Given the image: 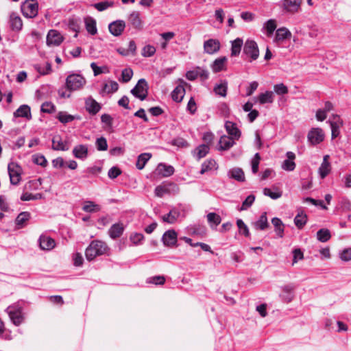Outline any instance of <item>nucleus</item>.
I'll list each match as a JSON object with an SVG mask.
<instances>
[{
    "instance_id": "1",
    "label": "nucleus",
    "mask_w": 351,
    "mask_h": 351,
    "mask_svg": "<svg viewBox=\"0 0 351 351\" xmlns=\"http://www.w3.org/2000/svg\"><path fill=\"white\" fill-rule=\"evenodd\" d=\"M109 251L107 244L99 240H94L90 242L85 251V256L88 261H90L95 257L106 254Z\"/></svg>"
},
{
    "instance_id": "2",
    "label": "nucleus",
    "mask_w": 351,
    "mask_h": 351,
    "mask_svg": "<svg viewBox=\"0 0 351 351\" xmlns=\"http://www.w3.org/2000/svg\"><path fill=\"white\" fill-rule=\"evenodd\" d=\"M85 77L76 73H72L67 76L66 79V87L69 92L80 90L86 84Z\"/></svg>"
},
{
    "instance_id": "3",
    "label": "nucleus",
    "mask_w": 351,
    "mask_h": 351,
    "mask_svg": "<svg viewBox=\"0 0 351 351\" xmlns=\"http://www.w3.org/2000/svg\"><path fill=\"white\" fill-rule=\"evenodd\" d=\"M149 86L144 78L140 79L135 86L130 90L131 94L141 101L145 100L148 95Z\"/></svg>"
},
{
    "instance_id": "4",
    "label": "nucleus",
    "mask_w": 351,
    "mask_h": 351,
    "mask_svg": "<svg viewBox=\"0 0 351 351\" xmlns=\"http://www.w3.org/2000/svg\"><path fill=\"white\" fill-rule=\"evenodd\" d=\"M8 171L11 184L18 185L21 180L23 173L21 167L16 162H11L8 164Z\"/></svg>"
},
{
    "instance_id": "5",
    "label": "nucleus",
    "mask_w": 351,
    "mask_h": 351,
    "mask_svg": "<svg viewBox=\"0 0 351 351\" xmlns=\"http://www.w3.org/2000/svg\"><path fill=\"white\" fill-rule=\"evenodd\" d=\"M21 12L26 18H34L38 12V3L35 0L26 1L21 5Z\"/></svg>"
},
{
    "instance_id": "6",
    "label": "nucleus",
    "mask_w": 351,
    "mask_h": 351,
    "mask_svg": "<svg viewBox=\"0 0 351 351\" xmlns=\"http://www.w3.org/2000/svg\"><path fill=\"white\" fill-rule=\"evenodd\" d=\"M302 0H281L278 5L285 12L295 14L299 11Z\"/></svg>"
},
{
    "instance_id": "7",
    "label": "nucleus",
    "mask_w": 351,
    "mask_h": 351,
    "mask_svg": "<svg viewBox=\"0 0 351 351\" xmlns=\"http://www.w3.org/2000/svg\"><path fill=\"white\" fill-rule=\"evenodd\" d=\"M243 53L251 58L250 62L256 60L259 56L257 43L252 40H247L243 47Z\"/></svg>"
},
{
    "instance_id": "8",
    "label": "nucleus",
    "mask_w": 351,
    "mask_h": 351,
    "mask_svg": "<svg viewBox=\"0 0 351 351\" xmlns=\"http://www.w3.org/2000/svg\"><path fill=\"white\" fill-rule=\"evenodd\" d=\"M308 141L313 145L322 143L324 139V134L321 128H312L307 135Z\"/></svg>"
},
{
    "instance_id": "9",
    "label": "nucleus",
    "mask_w": 351,
    "mask_h": 351,
    "mask_svg": "<svg viewBox=\"0 0 351 351\" xmlns=\"http://www.w3.org/2000/svg\"><path fill=\"white\" fill-rule=\"evenodd\" d=\"M203 47L205 53L212 55L220 50L221 43L218 39L210 38L204 42Z\"/></svg>"
},
{
    "instance_id": "10",
    "label": "nucleus",
    "mask_w": 351,
    "mask_h": 351,
    "mask_svg": "<svg viewBox=\"0 0 351 351\" xmlns=\"http://www.w3.org/2000/svg\"><path fill=\"white\" fill-rule=\"evenodd\" d=\"M295 287V285L293 283L281 287L282 293L280 294V297L283 302L289 303L293 300Z\"/></svg>"
},
{
    "instance_id": "11",
    "label": "nucleus",
    "mask_w": 351,
    "mask_h": 351,
    "mask_svg": "<svg viewBox=\"0 0 351 351\" xmlns=\"http://www.w3.org/2000/svg\"><path fill=\"white\" fill-rule=\"evenodd\" d=\"M86 110L91 115H95L101 109V106L91 96L85 99Z\"/></svg>"
},
{
    "instance_id": "12",
    "label": "nucleus",
    "mask_w": 351,
    "mask_h": 351,
    "mask_svg": "<svg viewBox=\"0 0 351 351\" xmlns=\"http://www.w3.org/2000/svg\"><path fill=\"white\" fill-rule=\"evenodd\" d=\"M6 311L14 325L19 326L23 322V316L20 308L9 306Z\"/></svg>"
},
{
    "instance_id": "13",
    "label": "nucleus",
    "mask_w": 351,
    "mask_h": 351,
    "mask_svg": "<svg viewBox=\"0 0 351 351\" xmlns=\"http://www.w3.org/2000/svg\"><path fill=\"white\" fill-rule=\"evenodd\" d=\"M125 27V23L123 20H117L110 23L108 25L109 32L114 36L121 35Z\"/></svg>"
},
{
    "instance_id": "14",
    "label": "nucleus",
    "mask_w": 351,
    "mask_h": 351,
    "mask_svg": "<svg viewBox=\"0 0 351 351\" xmlns=\"http://www.w3.org/2000/svg\"><path fill=\"white\" fill-rule=\"evenodd\" d=\"M329 158V155H325L318 169V174L321 179H324L331 171V165L328 160Z\"/></svg>"
},
{
    "instance_id": "15",
    "label": "nucleus",
    "mask_w": 351,
    "mask_h": 351,
    "mask_svg": "<svg viewBox=\"0 0 351 351\" xmlns=\"http://www.w3.org/2000/svg\"><path fill=\"white\" fill-rule=\"evenodd\" d=\"M162 241L165 246L172 247L177 243V233L174 230L166 231L162 237Z\"/></svg>"
},
{
    "instance_id": "16",
    "label": "nucleus",
    "mask_w": 351,
    "mask_h": 351,
    "mask_svg": "<svg viewBox=\"0 0 351 351\" xmlns=\"http://www.w3.org/2000/svg\"><path fill=\"white\" fill-rule=\"evenodd\" d=\"M72 153L75 158L84 160L88 156V147L87 145H77L73 147Z\"/></svg>"
},
{
    "instance_id": "17",
    "label": "nucleus",
    "mask_w": 351,
    "mask_h": 351,
    "mask_svg": "<svg viewBox=\"0 0 351 351\" xmlns=\"http://www.w3.org/2000/svg\"><path fill=\"white\" fill-rule=\"evenodd\" d=\"M63 41V38L61 34L57 31L54 29H51L49 31L47 36V43L49 45H53L58 46L62 43Z\"/></svg>"
},
{
    "instance_id": "18",
    "label": "nucleus",
    "mask_w": 351,
    "mask_h": 351,
    "mask_svg": "<svg viewBox=\"0 0 351 351\" xmlns=\"http://www.w3.org/2000/svg\"><path fill=\"white\" fill-rule=\"evenodd\" d=\"M125 226L123 223L118 222L111 226L108 231V234L111 239H116L123 234Z\"/></svg>"
},
{
    "instance_id": "19",
    "label": "nucleus",
    "mask_w": 351,
    "mask_h": 351,
    "mask_svg": "<svg viewBox=\"0 0 351 351\" xmlns=\"http://www.w3.org/2000/svg\"><path fill=\"white\" fill-rule=\"evenodd\" d=\"M38 242L40 247L43 250H51L56 245L54 239L46 235L40 236Z\"/></svg>"
},
{
    "instance_id": "20",
    "label": "nucleus",
    "mask_w": 351,
    "mask_h": 351,
    "mask_svg": "<svg viewBox=\"0 0 351 351\" xmlns=\"http://www.w3.org/2000/svg\"><path fill=\"white\" fill-rule=\"evenodd\" d=\"M235 144L234 138L232 136H222L219 141V150L225 151L230 149Z\"/></svg>"
},
{
    "instance_id": "21",
    "label": "nucleus",
    "mask_w": 351,
    "mask_h": 351,
    "mask_svg": "<svg viewBox=\"0 0 351 351\" xmlns=\"http://www.w3.org/2000/svg\"><path fill=\"white\" fill-rule=\"evenodd\" d=\"M334 121H330L332 132V138H337L340 134V127L343 125V121L338 115H333Z\"/></svg>"
},
{
    "instance_id": "22",
    "label": "nucleus",
    "mask_w": 351,
    "mask_h": 351,
    "mask_svg": "<svg viewBox=\"0 0 351 351\" xmlns=\"http://www.w3.org/2000/svg\"><path fill=\"white\" fill-rule=\"evenodd\" d=\"M286 156L287 159L283 161L282 168L285 171H293L295 168V163L293 161L295 158V155L292 152H287Z\"/></svg>"
},
{
    "instance_id": "23",
    "label": "nucleus",
    "mask_w": 351,
    "mask_h": 351,
    "mask_svg": "<svg viewBox=\"0 0 351 351\" xmlns=\"http://www.w3.org/2000/svg\"><path fill=\"white\" fill-rule=\"evenodd\" d=\"M10 25L12 31H21L23 28V21L21 18L16 13H12L10 16Z\"/></svg>"
},
{
    "instance_id": "24",
    "label": "nucleus",
    "mask_w": 351,
    "mask_h": 351,
    "mask_svg": "<svg viewBox=\"0 0 351 351\" xmlns=\"http://www.w3.org/2000/svg\"><path fill=\"white\" fill-rule=\"evenodd\" d=\"M225 128L227 133L234 139L238 140L241 134V131L237 127V125L232 121H226L225 123Z\"/></svg>"
},
{
    "instance_id": "25",
    "label": "nucleus",
    "mask_w": 351,
    "mask_h": 351,
    "mask_svg": "<svg viewBox=\"0 0 351 351\" xmlns=\"http://www.w3.org/2000/svg\"><path fill=\"white\" fill-rule=\"evenodd\" d=\"M14 117H23L28 120L32 119L30 107L28 105H21L14 112Z\"/></svg>"
},
{
    "instance_id": "26",
    "label": "nucleus",
    "mask_w": 351,
    "mask_h": 351,
    "mask_svg": "<svg viewBox=\"0 0 351 351\" xmlns=\"http://www.w3.org/2000/svg\"><path fill=\"white\" fill-rule=\"evenodd\" d=\"M227 58L226 56L220 57L215 60L211 64V69L214 73H218L226 69Z\"/></svg>"
},
{
    "instance_id": "27",
    "label": "nucleus",
    "mask_w": 351,
    "mask_h": 351,
    "mask_svg": "<svg viewBox=\"0 0 351 351\" xmlns=\"http://www.w3.org/2000/svg\"><path fill=\"white\" fill-rule=\"evenodd\" d=\"M291 37V32L286 27H280L276 30L274 42H282Z\"/></svg>"
},
{
    "instance_id": "28",
    "label": "nucleus",
    "mask_w": 351,
    "mask_h": 351,
    "mask_svg": "<svg viewBox=\"0 0 351 351\" xmlns=\"http://www.w3.org/2000/svg\"><path fill=\"white\" fill-rule=\"evenodd\" d=\"M31 218L30 213L27 211H23L20 213L16 219L15 224L18 229L22 228L25 226V223L28 221Z\"/></svg>"
},
{
    "instance_id": "29",
    "label": "nucleus",
    "mask_w": 351,
    "mask_h": 351,
    "mask_svg": "<svg viewBox=\"0 0 351 351\" xmlns=\"http://www.w3.org/2000/svg\"><path fill=\"white\" fill-rule=\"evenodd\" d=\"M271 223L274 227V231L276 235L279 238H282L284 237L285 225L282 220L278 217H274L271 219Z\"/></svg>"
},
{
    "instance_id": "30",
    "label": "nucleus",
    "mask_w": 351,
    "mask_h": 351,
    "mask_svg": "<svg viewBox=\"0 0 351 351\" xmlns=\"http://www.w3.org/2000/svg\"><path fill=\"white\" fill-rule=\"evenodd\" d=\"M185 94V88L182 85H178L171 92L172 99L178 103L182 101Z\"/></svg>"
},
{
    "instance_id": "31",
    "label": "nucleus",
    "mask_w": 351,
    "mask_h": 351,
    "mask_svg": "<svg viewBox=\"0 0 351 351\" xmlns=\"http://www.w3.org/2000/svg\"><path fill=\"white\" fill-rule=\"evenodd\" d=\"M174 168L171 165L160 163L157 167V171L158 174L163 177H169L173 174Z\"/></svg>"
},
{
    "instance_id": "32",
    "label": "nucleus",
    "mask_w": 351,
    "mask_h": 351,
    "mask_svg": "<svg viewBox=\"0 0 351 351\" xmlns=\"http://www.w3.org/2000/svg\"><path fill=\"white\" fill-rule=\"evenodd\" d=\"M180 215V213L178 209L173 208L169 212V213L163 215L162 219L164 222L172 224L177 221V219L179 217Z\"/></svg>"
},
{
    "instance_id": "33",
    "label": "nucleus",
    "mask_w": 351,
    "mask_h": 351,
    "mask_svg": "<svg viewBox=\"0 0 351 351\" xmlns=\"http://www.w3.org/2000/svg\"><path fill=\"white\" fill-rule=\"evenodd\" d=\"M269 224L267 217V213L264 212L261 214L258 219L254 223V228L256 230H265L269 228Z\"/></svg>"
},
{
    "instance_id": "34",
    "label": "nucleus",
    "mask_w": 351,
    "mask_h": 351,
    "mask_svg": "<svg viewBox=\"0 0 351 351\" xmlns=\"http://www.w3.org/2000/svg\"><path fill=\"white\" fill-rule=\"evenodd\" d=\"M272 189H274V191H272V190L269 188H265L263 191V194L265 196L269 197L272 199H277L282 197V191L280 189L273 186Z\"/></svg>"
},
{
    "instance_id": "35",
    "label": "nucleus",
    "mask_w": 351,
    "mask_h": 351,
    "mask_svg": "<svg viewBox=\"0 0 351 351\" xmlns=\"http://www.w3.org/2000/svg\"><path fill=\"white\" fill-rule=\"evenodd\" d=\"M230 178L236 180L238 182L245 181V174L241 168H233L228 171Z\"/></svg>"
},
{
    "instance_id": "36",
    "label": "nucleus",
    "mask_w": 351,
    "mask_h": 351,
    "mask_svg": "<svg viewBox=\"0 0 351 351\" xmlns=\"http://www.w3.org/2000/svg\"><path fill=\"white\" fill-rule=\"evenodd\" d=\"M52 149L54 150L67 151L69 146L66 142L61 140L60 136H55L52 140Z\"/></svg>"
},
{
    "instance_id": "37",
    "label": "nucleus",
    "mask_w": 351,
    "mask_h": 351,
    "mask_svg": "<svg viewBox=\"0 0 351 351\" xmlns=\"http://www.w3.org/2000/svg\"><path fill=\"white\" fill-rule=\"evenodd\" d=\"M152 158V154L150 153H143L141 154L136 162V167L138 169L141 170L144 168L146 163Z\"/></svg>"
},
{
    "instance_id": "38",
    "label": "nucleus",
    "mask_w": 351,
    "mask_h": 351,
    "mask_svg": "<svg viewBox=\"0 0 351 351\" xmlns=\"http://www.w3.org/2000/svg\"><path fill=\"white\" fill-rule=\"evenodd\" d=\"M84 22L87 32L91 35L96 34L97 32V29L96 27L95 19L90 16H88L84 19Z\"/></svg>"
},
{
    "instance_id": "39",
    "label": "nucleus",
    "mask_w": 351,
    "mask_h": 351,
    "mask_svg": "<svg viewBox=\"0 0 351 351\" xmlns=\"http://www.w3.org/2000/svg\"><path fill=\"white\" fill-rule=\"evenodd\" d=\"M129 21L135 29H142V21L140 18V14L138 12H133L130 14Z\"/></svg>"
},
{
    "instance_id": "40",
    "label": "nucleus",
    "mask_w": 351,
    "mask_h": 351,
    "mask_svg": "<svg viewBox=\"0 0 351 351\" xmlns=\"http://www.w3.org/2000/svg\"><path fill=\"white\" fill-rule=\"evenodd\" d=\"M243 43V40L240 38H237L231 42V56L239 55Z\"/></svg>"
},
{
    "instance_id": "41",
    "label": "nucleus",
    "mask_w": 351,
    "mask_h": 351,
    "mask_svg": "<svg viewBox=\"0 0 351 351\" xmlns=\"http://www.w3.org/2000/svg\"><path fill=\"white\" fill-rule=\"evenodd\" d=\"M81 19L78 17H71L69 19L68 25L69 27L75 32V37L77 36V33L80 30Z\"/></svg>"
},
{
    "instance_id": "42",
    "label": "nucleus",
    "mask_w": 351,
    "mask_h": 351,
    "mask_svg": "<svg viewBox=\"0 0 351 351\" xmlns=\"http://www.w3.org/2000/svg\"><path fill=\"white\" fill-rule=\"evenodd\" d=\"M307 222V215L304 212L297 214L294 218V223L298 229H302Z\"/></svg>"
},
{
    "instance_id": "43",
    "label": "nucleus",
    "mask_w": 351,
    "mask_h": 351,
    "mask_svg": "<svg viewBox=\"0 0 351 351\" xmlns=\"http://www.w3.org/2000/svg\"><path fill=\"white\" fill-rule=\"evenodd\" d=\"M101 207L93 201H85L82 206V210L86 213H95L99 211Z\"/></svg>"
},
{
    "instance_id": "44",
    "label": "nucleus",
    "mask_w": 351,
    "mask_h": 351,
    "mask_svg": "<svg viewBox=\"0 0 351 351\" xmlns=\"http://www.w3.org/2000/svg\"><path fill=\"white\" fill-rule=\"evenodd\" d=\"M216 95L225 97L227 95L228 82L224 80L221 84H216L213 88Z\"/></svg>"
},
{
    "instance_id": "45",
    "label": "nucleus",
    "mask_w": 351,
    "mask_h": 351,
    "mask_svg": "<svg viewBox=\"0 0 351 351\" xmlns=\"http://www.w3.org/2000/svg\"><path fill=\"white\" fill-rule=\"evenodd\" d=\"M274 101V93L272 91H266L258 95V102L261 104H271Z\"/></svg>"
},
{
    "instance_id": "46",
    "label": "nucleus",
    "mask_w": 351,
    "mask_h": 351,
    "mask_svg": "<svg viewBox=\"0 0 351 351\" xmlns=\"http://www.w3.org/2000/svg\"><path fill=\"white\" fill-rule=\"evenodd\" d=\"M118 89V83L115 81L110 80L108 83H106L104 84L102 88V92L109 94L117 91Z\"/></svg>"
},
{
    "instance_id": "47",
    "label": "nucleus",
    "mask_w": 351,
    "mask_h": 351,
    "mask_svg": "<svg viewBox=\"0 0 351 351\" xmlns=\"http://www.w3.org/2000/svg\"><path fill=\"white\" fill-rule=\"evenodd\" d=\"M217 162L213 159L206 160L202 164V168L200 171L201 174H204L207 171H209L213 169H217Z\"/></svg>"
},
{
    "instance_id": "48",
    "label": "nucleus",
    "mask_w": 351,
    "mask_h": 351,
    "mask_svg": "<svg viewBox=\"0 0 351 351\" xmlns=\"http://www.w3.org/2000/svg\"><path fill=\"white\" fill-rule=\"evenodd\" d=\"M330 232L327 228H322L319 230L317 232V239L320 242H326L330 239Z\"/></svg>"
},
{
    "instance_id": "49",
    "label": "nucleus",
    "mask_w": 351,
    "mask_h": 351,
    "mask_svg": "<svg viewBox=\"0 0 351 351\" xmlns=\"http://www.w3.org/2000/svg\"><path fill=\"white\" fill-rule=\"evenodd\" d=\"M58 119L62 123L65 124L73 121L75 119H79L80 117H75L71 114H69L66 112H60L57 117Z\"/></svg>"
},
{
    "instance_id": "50",
    "label": "nucleus",
    "mask_w": 351,
    "mask_h": 351,
    "mask_svg": "<svg viewBox=\"0 0 351 351\" xmlns=\"http://www.w3.org/2000/svg\"><path fill=\"white\" fill-rule=\"evenodd\" d=\"M207 219L212 228H216L221 221V217L215 213H210L207 215Z\"/></svg>"
},
{
    "instance_id": "51",
    "label": "nucleus",
    "mask_w": 351,
    "mask_h": 351,
    "mask_svg": "<svg viewBox=\"0 0 351 351\" xmlns=\"http://www.w3.org/2000/svg\"><path fill=\"white\" fill-rule=\"evenodd\" d=\"M277 27L276 21L275 19H269L264 25L263 28L267 31V35L270 36L273 34Z\"/></svg>"
},
{
    "instance_id": "52",
    "label": "nucleus",
    "mask_w": 351,
    "mask_h": 351,
    "mask_svg": "<svg viewBox=\"0 0 351 351\" xmlns=\"http://www.w3.org/2000/svg\"><path fill=\"white\" fill-rule=\"evenodd\" d=\"M195 151H196L197 159L199 160L201 158H202L204 156H206V155L208 153V152H209V147L208 145H205V144H202V145H199L196 148Z\"/></svg>"
},
{
    "instance_id": "53",
    "label": "nucleus",
    "mask_w": 351,
    "mask_h": 351,
    "mask_svg": "<svg viewBox=\"0 0 351 351\" xmlns=\"http://www.w3.org/2000/svg\"><path fill=\"white\" fill-rule=\"evenodd\" d=\"M43 198V195L42 193L32 194L27 192L23 193L21 196V200L22 201L37 200Z\"/></svg>"
},
{
    "instance_id": "54",
    "label": "nucleus",
    "mask_w": 351,
    "mask_h": 351,
    "mask_svg": "<svg viewBox=\"0 0 351 351\" xmlns=\"http://www.w3.org/2000/svg\"><path fill=\"white\" fill-rule=\"evenodd\" d=\"M114 3L112 1H101L93 5V7L97 9L99 12H102L108 9V8L112 7Z\"/></svg>"
},
{
    "instance_id": "55",
    "label": "nucleus",
    "mask_w": 351,
    "mask_h": 351,
    "mask_svg": "<svg viewBox=\"0 0 351 351\" xmlns=\"http://www.w3.org/2000/svg\"><path fill=\"white\" fill-rule=\"evenodd\" d=\"M156 48L151 45H145L142 50V56L143 57L149 58L153 56L156 53Z\"/></svg>"
},
{
    "instance_id": "56",
    "label": "nucleus",
    "mask_w": 351,
    "mask_h": 351,
    "mask_svg": "<svg viewBox=\"0 0 351 351\" xmlns=\"http://www.w3.org/2000/svg\"><path fill=\"white\" fill-rule=\"evenodd\" d=\"M237 225L239 228V232L243 234L245 237H248L250 236V231L247 226L243 222V221L241 219H237Z\"/></svg>"
},
{
    "instance_id": "57",
    "label": "nucleus",
    "mask_w": 351,
    "mask_h": 351,
    "mask_svg": "<svg viewBox=\"0 0 351 351\" xmlns=\"http://www.w3.org/2000/svg\"><path fill=\"white\" fill-rule=\"evenodd\" d=\"M95 145L98 151H106L108 149L106 138L101 136L97 138Z\"/></svg>"
},
{
    "instance_id": "58",
    "label": "nucleus",
    "mask_w": 351,
    "mask_h": 351,
    "mask_svg": "<svg viewBox=\"0 0 351 351\" xmlns=\"http://www.w3.org/2000/svg\"><path fill=\"white\" fill-rule=\"evenodd\" d=\"M32 161L34 163L42 167H46L47 165V160L45 157L41 154H34L32 156Z\"/></svg>"
},
{
    "instance_id": "59",
    "label": "nucleus",
    "mask_w": 351,
    "mask_h": 351,
    "mask_svg": "<svg viewBox=\"0 0 351 351\" xmlns=\"http://www.w3.org/2000/svg\"><path fill=\"white\" fill-rule=\"evenodd\" d=\"M133 71L130 68L124 69L121 72V81L123 83L128 82L132 77Z\"/></svg>"
},
{
    "instance_id": "60",
    "label": "nucleus",
    "mask_w": 351,
    "mask_h": 351,
    "mask_svg": "<svg viewBox=\"0 0 351 351\" xmlns=\"http://www.w3.org/2000/svg\"><path fill=\"white\" fill-rule=\"evenodd\" d=\"M274 92L279 95H283L288 93V88L283 83L277 84L274 86Z\"/></svg>"
},
{
    "instance_id": "61",
    "label": "nucleus",
    "mask_w": 351,
    "mask_h": 351,
    "mask_svg": "<svg viewBox=\"0 0 351 351\" xmlns=\"http://www.w3.org/2000/svg\"><path fill=\"white\" fill-rule=\"evenodd\" d=\"M36 69L41 75H47L51 71V64L49 62H47L43 66L40 65H36Z\"/></svg>"
},
{
    "instance_id": "62",
    "label": "nucleus",
    "mask_w": 351,
    "mask_h": 351,
    "mask_svg": "<svg viewBox=\"0 0 351 351\" xmlns=\"http://www.w3.org/2000/svg\"><path fill=\"white\" fill-rule=\"evenodd\" d=\"M147 282L156 285H162L165 282V278L163 276H154L147 278Z\"/></svg>"
},
{
    "instance_id": "63",
    "label": "nucleus",
    "mask_w": 351,
    "mask_h": 351,
    "mask_svg": "<svg viewBox=\"0 0 351 351\" xmlns=\"http://www.w3.org/2000/svg\"><path fill=\"white\" fill-rule=\"evenodd\" d=\"M254 200H255V196L254 195H248L245 198V199L243 202L241 210H247L248 208H250L252 205Z\"/></svg>"
},
{
    "instance_id": "64",
    "label": "nucleus",
    "mask_w": 351,
    "mask_h": 351,
    "mask_svg": "<svg viewBox=\"0 0 351 351\" xmlns=\"http://www.w3.org/2000/svg\"><path fill=\"white\" fill-rule=\"evenodd\" d=\"M55 106L51 102H44L40 110L45 113H52L55 111Z\"/></svg>"
}]
</instances>
